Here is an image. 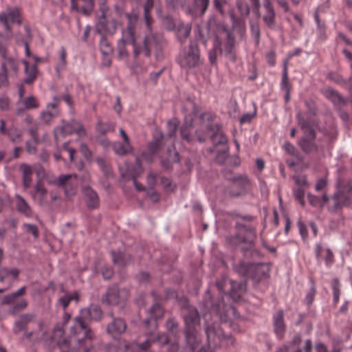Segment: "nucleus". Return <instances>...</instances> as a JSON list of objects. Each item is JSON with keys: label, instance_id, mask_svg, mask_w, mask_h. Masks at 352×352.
Returning <instances> with one entry per match:
<instances>
[{"label": "nucleus", "instance_id": "7", "mask_svg": "<svg viewBox=\"0 0 352 352\" xmlns=\"http://www.w3.org/2000/svg\"><path fill=\"white\" fill-rule=\"evenodd\" d=\"M205 307L211 311L215 312L222 321L226 322L232 317L237 318L236 310L232 306L225 305L222 302L214 304L212 300V296L209 291L206 292L204 296Z\"/></svg>", "mask_w": 352, "mask_h": 352}, {"label": "nucleus", "instance_id": "3", "mask_svg": "<svg viewBox=\"0 0 352 352\" xmlns=\"http://www.w3.org/2000/svg\"><path fill=\"white\" fill-rule=\"evenodd\" d=\"M184 311L186 342L191 349L195 351L199 342V338L195 331L196 327L199 324V316L197 311L192 307H188Z\"/></svg>", "mask_w": 352, "mask_h": 352}, {"label": "nucleus", "instance_id": "49", "mask_svg": "<svg viewBox=\"0 0 352 352\" xmlns=\"http://www.w3.org/2000/svg\"><path fill=\"white\" fill-rule=\"evenodd\" d=\"M254 267L255 266L253 264H245L242 263L239 265L237 271L240 274L243 276H249L251 275V271L254 269Z\"/></svg>", "mask_w": 352, "mask_h": 352}, {"label": "nucleus", "instance_id": "57", "mask_svg": "<svg viewBox=\"0 0 352 352\" xmlns=\"http://www.w3.org/2000/svg\"><path fill=\"white\" fill-rule=\"evenodd\" d=\"M237 8L241 14L243 16H247L250 12V8L248 5L241 1H239L237 2Z\"/></svg>", "mask_w": 352, "mask_h": 352}, {"label": "nucleus", "instance_id": "59", "mask_svg": "<svg viewBox=\"0 0 352 352\" xmlns=\"http://www.w3.org/2000/svg\"><path fill=\"white\" fill-rule=\"evenodd\" d=\"M281 89L287 93H289L290 86L288 81V75L286 72H283Z\"/></svg>", "mask_w": 352, "mask_h": 352}, {"label": "nucleus", "instance_id": "31", "mask_svg": "<svg viewBox=\"0 0 352 352\" xmlns=\"http://www.w3.org/2000/svg\"><path fill=\"white\" fill-rule=\"evenodd\" d=\"M192 126V120L190 117H186L184 124L181 128L180 134L182 138L187 142L192 141V137L190 133V129Z\"/></svg>", "mask_w": 352, "mask_h": 352}, {"label": "nucleus", "instance_id": "39", "mask_svg": "<svg viewBox=\"0 0 352 352\" xmlns=\"http://www.w3.org/2000/svg\"><path fill=\"white\" fill-rule=\"evenodd\" d=\"M112 260L113 263L119 266H124L130 261V256L124 252L116 253L111 252Z\"/></svg>", "mask_w": 352, "mask_h": 352}, {"label": "nucleus", "instance_id": "30", "mask_svg": "<svg viewBox=\"0 0 352 352\" xmlns=\"http://www.w3.org/2000/svg\"><path fill=\"white\" fill-rule=\"evenodd\" d=\"M265 14L263 16V20L269 28H274L275 25V12L272 4H263Z\"/></svg>", "mask_w": 352, "mask_h": 352}, {"label": "nucleus", "instance_id": "33", "mask_svg": "<svg viewBox=\"0 0 352 352\" xmlns=\"http://www.w3.org/2000/svg\"><path fill=\"white\" fill-rule=\"evenodd\" d=\"M19 270L17 268L3 267L0 269V281L12 280L18 277Z\"/></svg>", "mask_w": 352, "mask_h": 352}, {"label": "nucleus", "instance_id": "18", "mask_svg": "<svg viewBox=\"0 0 352 352\" xmlns=\"http://www.w3.org/2000/svg\"><path fill=\"white\" fill-rule=\"evenodd\" d=\"M126 297L125 292H120L116 286L109 288L103 298V301L109 305H117L120 301L124 300Z\"/></svg>", "mask_w": 352, "mask_h": 352}, {"label": "nucleus", "instance_id": "35", "mask_svg": "<svg viewBox=\"0 0 352 352\" xmlns=\"http://www.w3.org/2000/svg\"><path fill=\"white\" fill-rule=\"evenodd\" d=\"M23 173V184L25 188H28L30 187L32 184V170L30 166L27 164H22L20 167Z\"/></svg>", "mask_w": 352, "mask_h": 352}, {"label": "nucleus", "instance_id": "53", "mask_svg": "<svg viewBox=\"0 0 352 352\" xmlns=\"http://www.w3.org/2000/svg\"><path fill=\"white\" fill-rule=\"evenodd\" d=\"M114 126L111 123L98 122L97 125V130L101 134H106L109 131L113 130Z\"/></svg>", "mask_w": 352, "mask_h": 352}, {"label": "nucleus", "instance_id": "27", "mask_svg": "<svg viewBox=\"0 0 352 352\" xmlns=\"http://www.w3.org/2000/svg\"><path fill=\"white\" fill-rule=\"evenodd\" d=\"M16 207L17 210L26 217H32V210L28 203L20 195L16 196Z\"/></svg>", "mask_w": 352, "mask_h": 352}, {"label": "nucleus", "instance_id": "47", "mask_svg": "<svg viewBox=\"0 0 352 352\" xmlns=\"http://www.w3.org/2000/svg\"><path fill=\"white\" fill-rule=\"evenodd\" d=\"M166 6L169 9H179L184 8L186 10V0H166Z\"/></svg>", "mask_w": 352, "mask_h": 352}, {"label": "nucleus", "instance_id": "8", "mask_svg": "<svg viewBox=\"0 0 352 352\" xmlns=\"http://www.w3.org/2000/svg\"><path fill=\"white\" fill-rule=\"evenodd\" d=\"M26 287H22L16 292L5 296L2 299V304L9 306V313L14 315L19 311H23L27 307L26 300L21 298V296L25 293Z\"/></svg>", "mask_w": 352, "mask_h": 352}, {"label": "nucleus", "instance_id": "13", "mask_svg": "<svg viewBox=\"0 0 352 352\" xmlns=\"http://www.w3.org/2000/svg\"><path fill=\"white\" fill-rule=\"evenodd\" d=\"M206 333L209 346L207 349H201L199 352H214L212 347L217 345V340H220L222 337V330L217 324H208L206 329Z\"/></svg>", "mask_w": 352, "mask_h": 352}, {"label": "nucleus", "instance_id": "62", "mask_svg": "<svg viewBox=\"0 0 352 352\" xmlns=\"http://www.w3.org/2000/svg\"><path fill=\"white\" fill-rule=\"evenodd\" d=\"M8 135L12 142H19L21 138V133L16 129L10 130L8 133Z\"/></svg>", "mask_w": 352, "mask_h": 352}, {"label": "nucleus", "instance_id": "4", "mask_svg": "<svg viewBox=\"0 0 352 352\" xmlns=\"http://www.w3.org/2000/svg\"><path fill=\"white\" fill-rule=\"evenodd\" d=\"M127 45H133L135 57H137L141 53L140 48L135 43V25L130 19L126 28L122 30V38L118 42L117 50L119 59L125 60L129 56L128 51L126 49Z\"/></svg>", "mask_w": 352, "mask_h": 352}, {"label": "nucleus", "instance_id": "61", "mask_svg": "<svg viewBox=\"0 0 352 352\" xmlns=\"http://www.w3.org/2000/svg\"><path fill=\"white\" fill-rule=\"evenodd\" d=\"M255 236H256V234H255L254 229L249 228L248 230V238L245 239V238L241 237V238H240V240L243 242H245L250 245L252 243V241L254 239Z\"/></svg>", "mask_w": 352, "mask_h": 352}, {"label": "nucleus", "instance_id": "6", "mask_svg": "<svg viewBox=\"0 0 352 352\" xmlns=\"http://www.w3.org/2000/svg\"><path fill=\"white\" fill-rule=\"evenodd\" d=\"M177 60L183 68L191 69L199 66L201 63V60L197 43L191 41L180 52Z\"/></svg>", "mask_w": 352, "mask_h": 352}, {"label": "nucleus", "instance_id": "44", "mask_svg": "<svg viewBox=\"0 0 352 352\" xmlns=\"http://www.w3.org/2000/svg\"><path fill=\"white\" fill-rule=\"evenodd\" d=\"M96 162L104 175L107 177H109L111 174V171L109 162L102 157H97Z\"/></svg>", "mask_w": 352, "mask_h": 352}, {"label": "nucleus", "instance_id": "36", "mask_svg": "<svg viewBox=\"0 0 352 352\" xmlns=\"http://www.w3.org/2000/svg\"><path fill=\"white\" fill-rule=\"evenodd\" d=\"M151 318L144 320V324L147 326L151 322H155L156 320L160 318L163 316V310L159 303H155L150 309Z\"/></svg>", "mask_w": 352, "mask_h": 352}, {"label": "nucleus", "instance_id": "26", "mask_svg": "<svg viewBox=\"0 0 352 352\" xmlns=\"http://www.w3.org/2000/svg\"><path fill=\"white\" fill-rule=\"evenodd\" d=\"M177 36L181 43H183L189 37L191 32V25L179 22L177 26Z\"/></svg>", "mask_w": 352, "mask_h": 352}, {"label": "nucleus", "instance_id": "37", "mask_svg": "<svg viewBox=\"0 0 352 352\" xmlns=\"http://www.w3.org/2000/svg\"><path fill=\"white\" fill-rule=\"evenodd\" d=\"M316 256L317 257L324 256L325 263L327 265L332 264L333 261V255L329 249L323 250L320 244L316 245Z\"/></svg>", "mask_w": 352, "mask_h": 352}, {"label": "nucleus", "instance_id": "32", "mask_svg": "<svg viewBox=\"0 0 352 352\" xmlns=\"http://www.w3.org/2000/svg\"><path fill=\"white\" fill-rule=\"evenodd\" d=\"M96 0H71L73 7L76 6V8H79L84 13H89L94 7Z\"/></svg>", "mask_w": 352, "mask_h": 352}, {"label": "nucleus", "instance_id": "10", "mask_svg": "<svg viewBox=\"0 0 352 352\" xmlns=\"http://www.w3.org/2000/svg\"><path fill=\"white\" fill-rule=\"evenodd\" d=\"M73 133H76L80 137H83L86 135L83 126L76 120H72L70 122L64 124L63 126L56 127L54 129V136L57 140L61 137Z\"/></svg>", "mask_w": 352, "mask_h": 352}, {"label": "nucleus", "instance_id": "58", "mask_svg": "<svg viewBox=\"0 0 352 352\" xmlns=\"http://www.w3.org/2000/svg\"><path fill=\"white\" fill-rule=\"evenodd\" d=\"M25 230L32 234L33 236L36 239L38 236V231L37 227L34 224L25 223L23 225Z\"/></svg>", "mask_w": 352, "mask_h": 352}, {"label": "nucleus", "instance_id": "48", "mask_svg": "<svg viewBox=\"0 0 352 352\" xmlns=\"http://www.w3.org/2000/svg\"><path fill=\"white\" fill-rule=\"evenodd\" d=\"M211 140H212V143L214 145H219V144L224 145L227 142V138L223 135V133L220 131H218L216 133H214L212 135Z\"/></svg>", "mask_w": 352, "mask_h": 352}, {"label": "nucleus", "instance_id": "40", "mask_svg": "<svg viewBox=\"0 0 352 352\" xmlns=\"http://www.w3.org/2000/svg\"><path fill=\"white\" fill-rule=\"evenodd\" d=\"M23 63L25 65V72L26 74L24 82L27 84H30L36 77V67L35 65L29 67L28 63L26 60H23Z\"/></svg>", "mask_w": 352, "mask_h": 352}, {"label": "nucleus", "instance_id": "23", "mask_svg": "<svg viewBox=\"0 0 352 352\" xmlns=\"http://www.w3.org/2000/svg\"><path fill=\"white\" fill-rule=\"evenodd\" d=\"M283 311H278L274 316V329L277 337L281 338L285 332V325L283 320Z\"/></svg>", "mask_w": 352, "mask_h": 352}, {"label": "nucleus", "instance_id": "17", "mask_svg": "<svg viewBox=\"0 0 352 352\" xmlns=\"http://www.w3.org/2000/svg\"><path fill=\"white\" fill-rule=\"evenodd\" d=\"M164 138V135L160 131H155L153 135V140L151 142L148 144V155H147V153H144L142 154V157L146 160L147 161L151 162V156L153 155L154 154L157 153V152L162 147V140Z\"/></svg>", "mask_w": 352, "mask_h": 352}, {"label": "nucleus", "instance_id": "25", "mask_svg": "<svg viewBox=\"0 0 352 352\" xmlns=\"http://www.w3.org/2000/svg\"><path fill=\"white\" fill-rule=\"evenodd\" d=\"M56 106V102L50 103L47 106V111L41 112L40 118L43 123L49 124L58 115Z\"/></svg>", "mask_w": 352, "mask_h": 352}, {"label": "nucleus", "instance_id": "54", "mask_svg": "<svg viewBox=\"0 0 352 352\" xmlns=\"http://www.w3.org/2000/svg\"><path fill=\"white\" fill-rule=\"evenodd\" d=\"M162 23L164 28L169 31L173 30L176 26L173 18L170 16H164L162 19Z\"/></svg>", "mask_w": 352, "mask_h": 352}, {"label": "nucleus", "instance_id": "56", "mask_svg": "<svg viewBox=\"0 0 352 352\" xmlns=\"http://www.w3.org/2000/svg\"><path fill=\"white\" fill-rule=\"evenodd\" d=\"M33 137L34 135L33 134ZM36 140L34 138L33 140L28 141L26 142V150L30 154H34L36 152Z\"/></svg>", "mask_w": 352, "mask_h": 352}, {"label": "nucleus", "instance_id": "51", "mask_svg": "<svg viewBox=\"0 0 352 352\" xmlns=\"http://www.w3.org/2000/svg\"><path fill=\"white\" fill-rule=\"evenodd\" d=\"M100 46L102 53L104 55H109L113 52V47L110 44L109 41L104 38H102Z\"/></svg>", "mask_w": 352, "mask_h": 352}, {"label": "nucleus", "instance_id": "46", "mask_svg": "<svg viewBox=\"0 0 352 352\" xmlns=\"http://www.w3.org/2000/svg\"><path fill=\"white\" fill-rule=\"evenodd\" d=\"M232 181L233 186L239 187L241 190L245 189L250 183L247 177L241 175L234 177Z\"/></svg>", "mask_w": 352, "mask_h": 352}, {"label": "nucleus", "instance_id": "29", "mask_svg": "<svg viewBox=\"0 0 352 352\" xmlns=\"http://www.w3.org/2000/svg\"><path fill=\"white\" fill-rule=\"evenodd\" d=\"M112 147L116 154L118 155H125L133 151V146L131 142H115L113 143Z\"/></svg>", "mask_w": 352, "mask_h": 352}, {"label": "nucleus", "instance_id": "63", "mask_svg": "<svg viewBox=\"0 0 352 352\" xmlns=\"http://www.w3.org/2000/svg\"><path fill=\"white\" fill-rule=\"evenodd\" d=\"M34 317L35 316L33 314H26L22 315L19 320L21 321L22 323L26 325L28 322L33 321Z\"/></svg>", "mask_w": 352, "mask_h": 352}, {"label": "nucleus", "instance_id": "9", "mask_svg": "<svg viewBox=\"0 0 352 352\" xmlns=\"http://www.w3.org/2000/svg\"><path fill=\"white\" fill-rule=\"evenodd\" d=\"M0 23L8 32H11L12 23H21V10L18 7L8 6L6 10L0 12Z\"/></svg>", "mask_w": 352, "mask_h": 352}, {"label": "nucleus", "instance_id": "11", "mask_svg": "<svg viewBox=\"0 0 352 352\" xmlns=\"http://www.w3.org/2000/svg\"><path fill=\"white\" fill-rule=\"evenodd\" d=\"M333 201L335 210L352 202V179L347 182L342 189L339 190L334 194Z\"/></svg>", "mask_w": 352, "mask_h": 352}, {"label": "nucleus", "instance_id": "60", "mask_svg": "<svg viewBox=\"0 0 352 352\" xmlns=\"http://www.w3.org/2000/svg\"><path fill=\"white\" fill-rule=\"evenodd\" d=\"M303 160L302 155H298L297 157H292V159H287L286 162L288 166L291 168L300 164Z\"/></svg>", "mask_w": 352, "mask_h": 352}, {"label": "nucleus", "instance_id": "20", "mask_svg": "<svg viewBox=\"0 0 352 352\" xmlns=\"http://www.w3.org/2000/svg\"><path fill=\"white\" fill-rule=\"evenodd\" d=\"M117 29V22L115 20L107 21L105 18L100 19L97 24V30L102 34L113 35Z\"/></svg>", "mask_w": 352, "mask_h": 352}, {"label": "nucleus", "instance_id": "2", "mask_svg": "<svg viewBox=\"0 0 352 352\" xmlns=\"http://www.w3.org/2000/svg\"><path fill=\"white\" fill-rule=\"evenodd\" d=\"M235 38L232 32L225 28H220L213 41V47L208 52L211 63L217 60V54L223 55L232 62L236 60Z\"/></svg>", "mask_w": 352, "mask_h": 352}, {"label": "nucleus", "instance_id": "16", "mask_svg": "<svg viewBox=\"0 0 352 352\" xmlns=\"http://www.w3.org/2000/svg\"><path fill=\"white\" fill-rule=\"evenodd\" d=\"M47 196V189L41 182H38L34 188V191L31 193L32 198L38 205L41 206H48L50 203Z\"/></svg>", "mask_w": 352, "mask_h": 352}, {"label": "nucleus", "instance_id": "41", "mask_svg": "<svg viewBox=\"0 0 352 352\" xmlns=\"http://www.w3.org/2000/svg\"><path fill=\"white\" fill-rule=\"evenodd\" d=\"M150 346V341L146 340L141 344L133 342L130 345L126 346V352H146V350Z\"/></svg>", "mask_w": 352, "mask_h": 352}, {"label": "nucleus", "instance_id": "24", "mask_svg": "<svg viewBox=\"0 0 352 352\" xmlns=\"http://www.w3.org/2000/svg\"><path fill=\"white\" fill-rule=\"evenodd\" d=\"M312 138L309 135H307L306 138H302L299 142V145L302 150L307 153H318L320 151V148L316 143L313 141Z\"/></svg>", "mask_w": 352, "mask_h": 352}, {"label": "nucleus", "instance_id": "34", "mask_svg": "<svg viewBox=\"0 0 352 352\" xmlns=\"http://www.w3.org/2000/svg\"><path fill=\"white\" fill-rule=\"evenodd\" d=\"M22 104L24 107H19L16 109L18 114L22 113L26 109H36L39 107L37 100L34 96H29L23 99Z\"/></svg>", "mask_w": 352, "mask_h": 352}, {"label": "nucleus", "instance_id": "43", "mask_svg": "<svg viewBox=\"0 0 352 352\" xmlns=\"http://www.w3.org/2000/svg\"><path fill=\"white\" fill-rule=\"evenodd\" d=\"M66 50L65 47H61L59 52V58L58 61L57 63L56 70L57 72H60L62 70H63L66 66L67 61H66Z\"/></svg>", "mask_w": 352, "mask_h": 352}, {"label": "nucleus", "instance_id": "14", "mask_svg": "<svg viewBox=\"0 0 352 352\" xmlns=\"http://www.w3.org/2000/svg\"><path fill=\"white\" fill-rule=\"evenodd\" d=\"M19 63L12 57L3 60L1 63V76L3 82H6V78L16 76L19 70Z\"/></svg>", "mask_w": 352, "mask_h": 352}, {"label": "nucleus", "instance_id": "21", "mask_svg": "<svg viewBox=\"0 0 352 352\" xmlns=\"http://www.w3.org/2000/svg\"><path fill=\"white\" fill-rule=\"evenodd\" d=\"M86 204L88 208L94 209L99 206V199L97 193L90 187H85L83 189Z\"/></svg>", "mask_w": 352, "mask_h": 352}, {"label": "nucleus", "instance_id": "1", "mask_svg": "<svg viewBox=\"0 0 352 352\" xmlns=\"http://www.w3.org/2000/svg\"><path fill=\"white\" fill-rule=\"evenodd\" d=\"M101 316V309L96 305H91L89 308L81 309L79 316L72 320H69V317L65 318L63 327L56 326L54 331V336H62L66 326L72 323L69 327V340H64L59 343L61 352H91L90 340L93 334L87 327V322L98 320Z\"/></svg>", "mask_w": 352, "mask_h": 352}, {"label": "nucleus", "instance_id": "15", "mask_svg": "<svg viewBox=\"0 0 352 352\" xmlns=\"http://www.w3.org/2000/svg\"><path fill=\"white\" fill-rule=\"evenodd\" d=\"M228 285L230 286L231 290L230 295L233 298H235V294L238 292H243L245 290L244 284L239 283L236 281L232 280L223 279L216 283V287L220 293L223 292L225 287H226Z\"/></svg>", "mask_w": 352, "mask_h": 352}, {"label": "nucleus", "instance_id": "45", "mask_svg": "<svg viewBox=\"0 0 352 352\" xmlns=\"http://www.w3.org/2000/svg\"><path fill=\"white\" fill-rule=\"evenodd\" d=\"M324 96L329 98L333 103L339 104L342 102V98L339 94L331 88H328L324 91Z\"/></svg>", "mask_w": 352, "mask_h": 352}, {"label": "nucleus", "instance_id": "52", "mask_svg": "<svg viewBox=\"0 0 352 352\" xmlns=\"http://www.w3.org/2000/svg\"><path fill=\"white\" fill-rule=\"evenodd\" d=\"M299 124L301 126L302 129L304 130L305 133L307 135H309L312 138H315L314 130L311 128L310 124L307 121L300 119Z\"/></svg>", "mask_w": 352, "mask_h": 352}, {"label": "nucleus", "instance_id": "38", "mask_svg": "<svg viewBox=\"0 0 352 352\" xmlns=\"http://www.w3.org/2000/svg\"><path fill=\"white\" fill-rule=\"evenodd\" d=\"M78 295L77 292L65 293L60 296L58 300V305H60L63 309H66L71 301L78 300Z\"/></svg>", "mask_w": 352, "mask_h": 352}, {"label": "nucleus", "instance_id": "22", "mask_svg": "<svg viewBox=\"0 0 352 352\" xmlns=\"http://www.w3.org/2000/svg\"><path fill=\"white\" fill-rule=\"evenodd\" d=\"M126 324L124 321L121 318H115L113 321L107 326V332L112 336L120 335L125 331Z\"/></svg>", "mask_w": 352, "mask_h": 352}, {"label": "nucleus", "instance_id": "55", "mask_svg": "<svg viewBox=\"0 0 352 352\" xmlns=\"http://www.w3.org/2000/svg\"><path fill=\"white\" fill-rule=\"evenodd\" d=\"M284 148L285 151L292 157H297L298 155H301L298 151L296 149L294 145L289 142H286L284 144Z\"/></svg>", "mask_w": 352, "mask_h": 352}, {"label": "nucleus", "instance_id": "5", "mask_svg": "<svg viewBox=\"0 0 352 352\" xmlns=\"http://www.w3.org/2000/svg\"><path fill=\"white\" fill-rule=\"evenodd\" d=\"M147 31L144 37L143 46L139 47L141 52H143L146 56H150L152 53H155L157 60L162 58L161 51L164 45V40L162 35L160 33L155 32L151 25L146 27Z\"/></svg>", "mask_w": 352, "mask_h": 352}, {"label": "nucleus", "instance_id": "12", "mask_svg": "<svg viewBox=\"0 0 352 352\" xmlns=\"http://www.w3.org/2000/svg\"><path fill=\"white\" fill-rule=\"evenodd\" d=\"M58 184L65 192V195L70 197L75 195L79 185V179L76 175H65L58 178Z\"/></svg>", "mask_w": 352, "mask_h": 352}, {"label": "nucleus", "instance_id": "42", "mask_svg": "<svg viewBox=\"0 0 352 352\" xmlns=\"http://www.w3.org/2000/svg\"><path fill=\"white\" fill-rule=\"evenodd\" d=\"M153 7V0H146L144 6V16L146 27L151 25L152 19L151 17V12Z\"/></svg>", "mask_w": 352, "mask_h": 352}, {"label": "nucleus", "instance_id": "64", "mask_svg": "<svg viewBox=\"0 0 352 352\" xmlns=\"http://www.w3.org/2000/svg\"><path fill=\"white\" fill-rule=\"evenodd\" d=\"M102 275L104 279H109L113 275V270L110 267H103L102 268Z\"/></svg>", "mask_w": 352, "mask_h": 352}, {"label": "nucleus", "instance_id": "19", "mask_svg": "<svg viewBox=\"0 0 352 352\" xmlns=\"http://www.w3.org/2000/svg\"><path fill=\"white\" fill-rule=\"evenodd\" d=\"M209 5V0H194L193 8H186V13L192 16H202L206 12Z\"/></svg>", "mask_w": 352, "mask_h": 352}, {"label": "nucleus", "instance_id": "28", "mask_svg": "<svg viewBox=\"0 0 352 352\" xmlns=\"http://www.w3.org/2000/svg\"><path fill=\"white\" fill-rule=\"evenodd\" d=\"M38 326V330L36 331L25 333L26 337H33L36 340L47 339L48 338V329L47 326L43 322H39Z\"/></svg>", "mask_w": 352, "mask_h": 352}, {"label": "nucleus", "instance_id": "50", "mask_svg": "<svg viewBox=\"0 0 352 352\" xmlns=\"http://www.w3.org/2000/svg\"><path fill=\"white\" fill-rule=\"evenodd\" d=\"M178 125H179V121L175 118L171 119L168 122V123H167V129H168L167 135L168 137L171 138L175 135V134L177 131Z\"/></svg>", "mask_w": 352, "mask_h": 352}]
</instances>
